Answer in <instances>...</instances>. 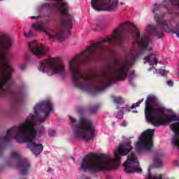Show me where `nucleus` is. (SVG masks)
<instances>
[{
  "label": "nucleus",
  "instance_id": "obj_1",
  "mask_svg": "<svg viewBox=\"0 0 179 179\" xmlns=\"http://www.w3.org/2000/svg\"><path fill=\"white\" fill-rule=\"evenodd\" d=\"M130 27L135 29L136 43L141 50H145V36H141L139 29L131 22H123L118 28L115 29L111 36L106 38H101L99 41L87 46V49L77 55L69 62V70L72 75V80L75 87L80 90H89L94 89L96 92H104L106 88L113 86L117 80H125L128 76L130 68L138 61L141 53L135 50H130V60L124 59L120 63L118 68L114 69L111 74L102 73L96 76V80H94L87 75L80 73L81 64L91 62L100 59L103 57L104 43L115 44L116 47H122L124 41L128 38V35L132 34Z\"/></svg>",
  "mask_w": 179,
  "mask_h": 179
},
{
  "label": "nucleus",
  "instance_id": "obj_2",
  "mask_svg": "<svg viewBox=\"0 0 179 179\" xmlns=\"http://www.w3.org/2000/svg\"><path fill=\"white\" fill-rule=\"evenodd\" d=\"M54 106L51 101H43L34 108V115H29L24 122L19 127H14L7 131L4 137L0 138V156L6 149V143L14 138L19 143H27V147L35 156H39L44 150L41 143H36L34 140L37 136V124L44 122L50 116Z\"/></svg>",
  "mask_w": 179,
  "mask_h": 179
},
{
  "label": "nucleus",
  "instance_id": "obj_3",
  "mask_svg": "<svg viewBox=\"0 0 179 179\" xmlns=\"http://www.w3.org/2000/svg\"><path fill=\"white\" fill-rule=\"evenodd\" d=\"M132 141L127 140L119 145L117 152H115V159L111 158L106 154H101L99 157L94 153L88 154L82 161L80 169L83 171L90 170L94 173L110 170L111 164H115V169H117L121 163L120 156H127L134 148Z\"/></svg>",
  "mask_w": 179,
  "mask_h": 179
},
{
  "label": "nucleus",
  "instance_id": "obj_4",
  "mask_svg": "<svg viewBox=\"0 0 179 179\" xmlns=\"http://www.w3.org/2000/svg\"><path fill=\"white\" fill-rule=\"evenodd\" d=\"M96 128L92 120L89 118L80 117L78 122L76 123L73 128V136L74 139L82 138L85 142H89L94 138Z\"/></svg>",
  "mask_w": 179,
  "mask_h": 179
},
{
  "label": "nucleus",
  "instance_id": "obj_5",
  "mask_svg": "<svg viewBox=\"0 0 179 179\" xmlns=\"http://www.w3.org/2000/svg\"><path fill=\"white\" fill-rule=\"evenodd\" d=\"M160 102L156 96H148L145 101V120L150 124H152L155 120L160 118L161 115H164V109L163 108H155L159 106Z\"/></svg>",
  "mask_w": 179,
  "mask_h": 179
},
{
  "label": "nucleus",
  "instance_id": "obj_6",
  "mask_svg": "<svg viewBox=\"0 0 179 179\" xmlns=\"http://www.w3.org/2000/svg\"><path fill=\"white\" fill-rule=\"evenodd\" d=\"M38 68L41 72H47L49 76H51V75H64L65 73V66L56 58L41 61Z\"/></svg>",
  "mask_w": 179,
  "mask_h": 179
},
{
  "label": "nucleus",
  "instance_id": "obj_7",
  "mask_svg": "<svg viewBox=\"0 0 179 179\" xmlns=\"http://www.w3.org/2000/svg\"><path fill=\"white\" fill-rule=\"evenodd\" d=\"M34 30H41L46 34V36L51 38H57L59 41H64L65 39V35L64 34V31H60L59 29H56L55 31L51 29L49 31L45 30L44 27V22L42 21H38L32 24V29H31L29 33L24 32L25 37H34L36 36V31Z\"/></svg>",
  "mask_w": 179,
  "mask_h": 179
},
{
  "label": "nucleus",
  "instance_id": "obj_8",
  "mask_svg": "<svg viewBox=\"0 0 179 179\" xmlns=\"http://www.w3.org/2000/svg\"><path fill=\"white\" fill-rule=\"evenodd\" d=\"M155 134L154 129H148L143 132L141 136L138 138V142L136 143V152L141 153L143 150H150L153 148V135Z\"/></svg>",
  "mask_w": 179,
  "mask_h": 179
},
{
  "label": "nucleus",
  "instance_id": "obj_9",
  "mask_svg": "<svg viewBox=\"0 0 179 179\" xmlns=\"http://www.w3.org/2000/svg\"><path fill=\"white\" fill-rule=\"evenodd\" d=\"M118 0H108L106 1L103 0H91V6L96 12L115 10L118 8Z\"/></svg>",
  "mask_w": 179,
  "mask_h": 179
},
{
  "label": "nucleus",
  "instance_id": "obj_10",
  "mask_svg": "<svg viewBox=\"0 0 179 179\" xmlns=\"http://www.w3.org/2000/svg\"><path fill=\"white\" fill-rule=\"evenodd\" d=\"M139 166V161H138V157L135 152L129 154L127 161L123 164L126 173H142V168H140Z\"/></svg>",
  "mask_w": 179,
  "mask_h": 179
},
{
  "label": "nucleus",
  "instance_id": "obj_11",
  "mask_svg": "<svg viewBox=\"0 0 179 179\" xmlns=\"http://www.w3.org/2000/svg\"><path fill=\"white\" fill-rule=\"evenodd\" d=\"M10 157L15 160L17 167L21 170L22 176H26L27 171H29V169H30V162L26 158L22 157L17 152H12Z\"/></svg>",
  "mask_w": 179,
  "mask_h": 179
},
{
  "label": "nucleus",
  "instance_id": "obj_12",
  "mask_svg": "<svg viewBox=\"0 0 179 179\" xmlns=\"http://www.w3.org/2000/svg\"><path fill=\"white\" fill-rule=\"evenodd\" d=\"M28 47L31 52H33L36 57H44L47 54L48 48L44 45H40L36 41L29 42Z\"/></svg>",
  "mask_w": 179,
  "mask_h": 179
},
{
  "label": "nucleus",
  "instance_id": "obj_13",
  "mask_svg": "<svg viewBox=\"0 0 179 179\" xmlns=\"http://www.w3.org/2000/svg\"><path fill=\"white\" fill-rule=\"evenodd\" d=\"M174 121H179V117L177 115H165L164 117H162L161 115L160 117H157V120H154L151 124L159 127L161 125H166L167 122H174Z\"/></svg>",
  "mask_w": 179,
  "mask_h": 179
},
{
  "label": "nucleus",
  "instance_id": "obj_14",
  "mask_svg": "<svg viewBox=\"0 0 179 179\" xmlns=\"http://www.w3.org/2000/svg\"><path fill=\"white\" fill-rule=\"evenodd\" d=\"M144 60L145 62H148V64H150V65H157V59L153 56V54H150L145 57Z\"/></svg>",
  "mask_w": 179,
  "mask_h": 179
},
{
  "label": "nucleus",
  "instance_id": "obj_15",
  "mask_svg": "<svg viewBox=\"0 0 179 179\" xmlns=\"http://www.w3.org/2000/svg\"><path fill=\"white\" fill-rule=\"evenodd\" d=\"M171 128L175 132L174 136H179V122L172 124Z\"/></svg>",
  "mask_w": 179,
  "mask_h": 179
},
{
  "label": "nucleus",
  "instance_id": "obj_16",
  "mask_svg": "<svg viewBox=\"0 0 179 179\" xmlns=\"http://www.w3.org/2000/svg\"><path fill=\"white\" fill-rule=\"evenodd\" d=\"M143 99L138 101L136 103H133L131 106L129 105L126 106V110L127 111H131V110H134V108H136V107H139L141 106V103H143Z\"/></svg>",
  "mask_w": 179,
  "mask_h": 179
},
{
  "label": "nucleus",
  "instance_id": "obj_17",
  "mask_svg": "<svg viewBox=\"0 0 179 179\" xmlns=\"http://www.w3.org/2000/svg\"><path fill=\"white\" fill-rule=\"evenodd\" d=\"M153 166H154L155 169H160V167H163V164L162 163V159H160V158H155Z\"/></svg>",
  "mask_w": 179,
  "mask_h": 179
},
{
  "label": "nucleus",
  "instance_id": "obj_18",
  "mask_svg": "<svg viewBox=\"0 0 179 179\" xmlns=\"http://www.w3.org/2000/svg\"><path fill=\"white\" fill-rule=\"evenodd\" d=\"M112 100L115 104H124V100L120 96H112Z\"/></svg>",
  "mask_w": 179,
  "mask_h": 179
},
{
  "label": "nucleus",
  "instance_id": "obj_19",
  "mask_svg": "<svg viewBox=\"0 0 179 179\" xmlns=\"http://www.w3.org/2000/svg\"><path fill=\"white\" fill-rule=\"evenodd\" d=\"M89 113L91 114H96L97 113V110H99V106H92L89 108Z\"/></svg>",
  "mask_w": 179,
  "mask_h": 179
},
{
  "label": "nucleus",
  "instance_id": "obj_20",
  "mask_svg": "<svg viewBox=\"0 0 179 179\" xmlns=\"http://www.w3.org/2000/svg\"><path fill=\"white\" fill-rule=\"evenodd\" d=\"M116 118L119 120H122L124 118V108H120V112L116 115Z\"/></svg>",
  "mask_w": 179,
  "mask_h": 179
},
{
  "label": "nucleus",
  "instance_id": "obj_21",
  "mask_svg": "<svg viewBox=\"0 0 179 179\" xmlns=\"http://www.w3.org/2000/svg\"><path fill=\"white\" fill-rule=\"evenodd\" d=\"M76 111L79 115H83L86 111V109H85V108L80 107L76 109Z\"/></svg>",
  "mask_w": 179,
  "mask_h": 179
},
{
  "label": "nucleus",
  "instance_id": "obj_22",
  "mask_svg": "<svg viewBox=\"0 0 179 179\" xmlns=\"http://www.w3.org/2000/svg\"><path fill=\"white\" fill-rule=\"evenodd\" d=\"M159 73H160V75H162V76H167V75H169V71L164 69H160L159 71Z\"/></svg>",
  "mask_w": 179,
  "mask_h": 179
},
{
  "label": "nucleus",
  "instance_id": "obj_23",
  "mask_svg": "<svg viewBox=\"0 0 179 179\" xmlns=\"http://www.w3.org/2000/svg\"><path fill=\"white\" fill-rule=\"evenodd\" d=\"M48 134L49 135V136H50V138H52L54 136H55V130L50 129L48 130Z\"/></svg>",
  "mask_w": 179,
  "mask_h": 179
},
{
  "label": "nucleus",
  "instance_id": "obj_24",
  "mask_svg": "<svg viewBox=\"0 0 179 179\" xmlns=\"http://www.w3.org/2000/svg\"><path fill=\"white\" fill-rule=\"evenodd\" d=\"M172 143L175 146L179 148V138H174L173 140H172Z\"/></svg>",
  "mask_w": 179,
  "mask_h": 179
},
{
  "label": "nucleus",
  "instance_id": "obj_25",
  "mask_svg": "<svg viewBox=\"0 0 179 179\" xmlns=\"http://www.w3.org/2000/svg\"><path fill=\"white\" fill-rule=\"evenodd\" d=\"M50 20H51V15H46L45 17V23H48Z\"/></svg>",
  "mask_w": 179,
  "mask_h": 179
},
{
  "label": "nucleus",
  "instance_id": "obj_26",
  "mask_svg": "<svg viewBox=\"0 0 179 179\" xmlns=\"http://www.w3.org/2000/svg\"><path fill=\"white\" fill-rule=\"evenodd\" d=\"M27 65H26V64H22L21 66H20V69L22 70V71H24V69H26V68H27Z\"/></svg>",
  "mask_w": 179,
  "mask_h": 179
},
{
  "label": "nucleus",
  "instance_id": "obj_27",
  "mask_svg": "<svg viewBox=\"0 0 179 179\" xmlns=\"http://www.w3.org/2000/svg\"><path fill=\"white\" fill-rule=\"evenodd\" d=\"M69 120L71 122H73V124H75L76 122L75 118L72 117L71 116H69Z\"/></svg>",
  "mask_w": 179,
  "mask_h": 179
},
{
  "label": "nucleus",
  "instance_id": "obj_28",
  "mask_svg": "<svg viewBox=\"0 0 179 179\" xmlns=\"http://www.w3.org/2000/svg\"><path fill=\"white\" fill-rule=\"evenodd\" d=\"M40 16H32L31 17V19L34 20H37V19H40Z\"/></svg>",
  "mask_w": 179,
  "mask_h": 179
},
{
  "label": "nucleus",
  "instance_id": "obj_29",
  "mask_svg": "<svg viewBox=\"0 0 179 179\" xmlns=\"http://www.w3.org/2000/svg\"><path fill=\"white\" fill-rule=\"evenodd\" d=\"M173 84L174 83H173V81H168L169 86H173Z\"/></svg>",
  "mask_w": 179,
  "mask_h": 179
},
{
  "label": "nucleus",
  "instance_id": "obj_30",
  "mask_svg": "<svg viewBox=\"0 0 179 179\" xmlns=\"http://www.w3.org/2000/svg\"><path fill=\"white\" fill-rule=\"evenodd\" d=\"M173 164H174L175 166H178V161H174V162H173Z\"/></svg>",
  "mask_w": 179,
  "mask_h": 179
},
{
  "label": "nucleus",
  "instance_id": "obj_31",
  "mask_svg": "<svg viewBox=\"0 0 179 179\" xmlns=\"http://www.w3.org/2000/svg\"><path fill=\"white\" fill-rule=\"evenodd\" d=\"M51 171H52V169L48 168V173H50V172H51Z\"/></svg>",
  "mask_w": 179,
  "mask_h": 179
},
{
  "label": "nucleus",
  "instance_id": "obj_32",
  "mask_svg": "<svg viewBox=\"0 0 179 179\" xmlns=\"http://www.w3.org/2000/svg\"><path fill=\"white\" fill-rule=\"evenodd\" d=\"M122 125H123L124 127H127V122H123Z\"/></svg>",
  "mask_w": 179,
  "mask_h": 179
},
{
  "label": "nucleus",
  "instance_id": "obj_33",
  "mask_svg": "<svg viewBox=\"0 0 179 179\" xmlns=\"http://www.w3.org/2000/svg\"><path fill=\"white\" fill-rule=\"evenodd\" d=\"M117 110H120V108L118 107V106H116Z\"/></svg>",
  "mask_w": 179,
  "mask_h": 179
},
{
  "label": "nucleus",
  "instance_id": "obj_34",
  "mask_svg": "<svg viewBox=\"0 0 179 179\" xmlns=\"http://www.w3.org/2000/svg\"><path fill=\"white\" fill-rule=\"evenodd\" d=\"M72 160L75 162V157H72Z\"/></svg>",
  "mask_w": 179,
  "mask_h": 179
},
{
  "label": "nucleus",
  "instance_id": "obj_35",
  "mask_svg": "<svg viewBox=\"0 0 179 179\" xmlns=\"http://www.w3.org/2000/svg\"><path fill=\"white\" fill-rule=\"evenodd\" d=\"M132 113H138V111L133 110Z\"/></svg>",
  "mask_w": 179,
  "mask_h": 179
},
{
  "label": "nucleus",
  "instance_id": "obj_36",
  "mask_svg": "<svg viewBox=\"0 0 179 179\" xmlns=\"http://www.w3.org/2000/svg\"><path fill=\"white\" fill-rule=\"evenodd\" d=\"M148 71H152V68L148 69Z\"/></svg>",
  "mask_w": 179,
  "mask_h": 179
},
{
  "label": "nucleus",
  "instance_id": "obj_37",
  "mask_svg": "<svg viewBox=\"0 0 179 179\" xmlns=\"http://www.w3.org/2000/svg\"><path fill=\"white\" fill-rule=\"evenodd\" d=\"M129 139H134V137H130Z\"/></svg>",
  "mask_w": 179,
  "mask_h": 179
},
{
  "label": "nucleus",
  "instance_id": "obj_38",
  "mask_svg": "<svg viewBox=\"0 0 179 179\" xmlns=\"http://www.w3.org/2000/svg\"><path fill=\"white\" fill-rule=\"evenodd\" d=\"M0 170H1V168H0Z\"/></svg>",
  "mask_w": 179,
  "mask_h": 179
}]
</instances>
